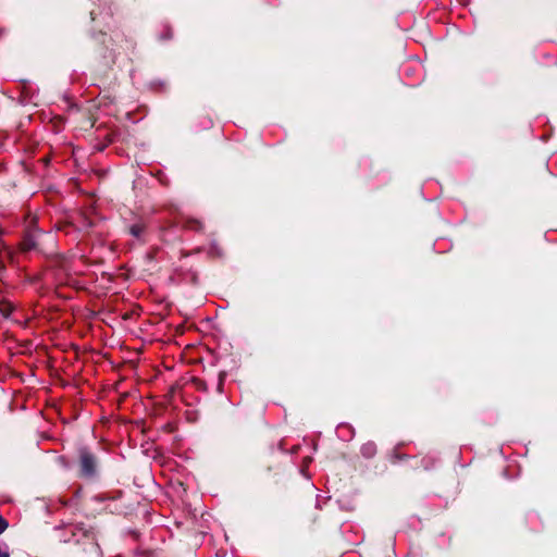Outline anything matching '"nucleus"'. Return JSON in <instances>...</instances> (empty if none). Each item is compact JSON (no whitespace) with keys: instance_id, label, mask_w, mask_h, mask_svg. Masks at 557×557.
Wrapping results in <instances>:
<instances>
[{"instance_id":"obj_1","label":"nucleus","mask_w":557,"mask_h":557,"mask_svg":"<svg viewBox=\"0 0 557 557\" xmlns=\"http://www.w3.org/2000/svg\"><path fill=\"white\" fill-rule=\"evenodd\" d=\"M77 476L87 481L96 480L100 474L101 462L98 455L86 445L76 449Z\"/></svg>"},{"instance_id":"obj_2","label":"nucleus","mask_w":557,"mask_h":557,"mask_svg":"<svg viewBox=\"0 0 557 557\" xmlns=\"http://www.w3.org/2000/svg\"><path fill=\"white\" fill-rule=\"evenodd\" d=\"M94 39L98 44L97 53L99 57V63L106 67H111L115 60L112 50L106 45L107 34L100 32L94 35Z\"/></svg>"},{"instance_id":"obj_3","label":"nucleus","mask_w":557,"mask_h":557,"mask_svg":"<svg viewBox=\"0 0 557 557\" xmlns=\"http://www.w3.org/2000/svg\"><path fill=\"white\" fill-rule=\"evenodd\" d=\"M37 232H27L21 242V249L23 251H30L33 249H37Z\"/></svg>"},{"instance_id":"obj_4","label":"nucleus","mask_w":557,"mask_h":557,"mask_svg":"<svg viewBox=\"0 0 557 557\" xmlns=\"http://www.w3.org/2000/svg\"><path fill=\"white\" fill-rule=\"evenodd\" d=\"M183 227L186 230H190V231L200 233L203 231V223L200 220H197L194 218H187L183 222Z\"/></svg>"},{"instance_id":"obj_5","label":"nucleus","mask_w":557,"mask_h":557,"mask_svg":"<svg viewBox=\"0 0 557 557\" xmlns=\"http://www.w3.org/2000/svg\"><path fill=\"white\" fill-rule=\"evenodd\" d=\"M15 307L14 305L7 300V299H2L0 300V313L4 317V318H9L12 312L14 311Z\"/></svg>"},{"instance_id":"obj_6","label":"nucleus","mask_w":557,"mask_h":557,"mask_svg":"<svg viewBox=\"0 0 557 557\" xmlns=\"http://www.w3.org/2000/svg\"><path fill=\"white\" fill-rule=\"evenodd\" d=\"M146 230V225L141 222L135 223L128 227L129 234L135 237L139 238Z\"/></svg>"},{"instance_id":"obj_7","label":"nucleus","mask_w":557,"mask_h":557,"mask_svg":"<svg viewBox=\"0 0 557 557\" xmlns=\"http://www.w3.org/2000/svg\"><path fill=\"white\" fill-rule=\"evenodd\" d=\"M82 227L85 230H90L96 226L95 219L88 216L87 214L83 213L79 215Z\"/></svg>"},{"instance_id":"obj_8","label":"nucleus","mask_w":557,"mask_h":557,"mask_svg":"<svg viewBox=\"0 0 557 557\" xmlns=\"http://www.w3.org/2000/svg\"><path fill=\"white\" fill-rule=\"evenodd\" d=\"M8 521L2 516H0V535L8 529Z\"/></svg>"},{"instance_id":"obj_9","label":"nucleus","mask_w":557,"mask_h":557,"mask_svg":"<svg viewBox=\"0 0 557 557\" xmlns=\"http://www.w3.org/2000/svg\"><path fill=\"white\" fill-rule=\"evenodd\" d=\"M193 382L197 386L198 389H206L207 388L206 383L202 380H200V379L195 377L193 380Z\"/></svg>"},{"instance_id":"obj_10","label":"nucleus","mask_w":557,"mask_h":557,"mask_svg":"<svg viewBox=\"0 0 557 557\" xmlns=\"http://www.w3.org/2000/svg\"><path fill=\"white\" fill-rule=\"evenodd\" d=\"M5 273V265L3 261L0 259V280L3 277V274Z\"/></svg>"},{"instance_id":"obj_11","label":"nucleus","mask_w":557,"mask_h":557,"mask_svg":"<svg viewBox=\"0 0 557 557\" xmlns=\"http://www.w3.org/2000/svg\"><path fill=\"white\" fill-rule=\"evenodd\" d=\"M224 376H225L224 373H220V375H219V381H220L219 382V388H222V386H223Z\"/></svg>"},{"instance_id":"obj_12","label":"nucleus","mask_w":557,"mask_h":557,"mask_svg":"<svg viewBox=\"0 0 557 557\" xmlns=\"http://www.w3.org/2000/svg\"><path fill=\"white\" fill-rule=\"evenodd\" d=\"M0 557H10V554L9 552L2 550V548L0 547Z\"/></svg>"},{"instance_id":"obj_13","label":"nucleus","mask_w":557,"mask_h":557,"mask_svg":"<svg viewBox=\"0 0 557 557\" xmlns=\"http://www.w3.org/2000/svg\"><path fill=\"white\" fill-rule=\"evenodd\" d=\"M95 18H96V17H95V13H94V11H91V12H90V20H91V21H95Z\"/></svg>"}]
</instances>
